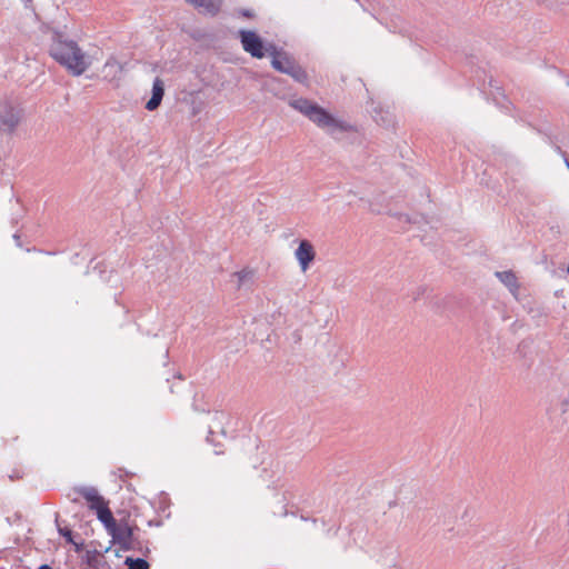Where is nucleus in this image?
Segmentation results:
<instances>
[{
	"label": "nucleus",
	"instance_id": "1",
	"mask_svg": "<svg viewBox=\"0 0 569 569\" xmlns=\"http://www.w3.org/2000/svg\"><path fill=\"white\" fill-rule=\"evenodd\" d=\"M43 33H47L50 39L49 54L59 64L73 76H81L87 71L89 62L76 41L68 39L63 32L49 27L43 29Z\"/></svg>",
	"mask_w": 569,
	"mask_h": 569
},
{
	"label": "nucleus",
	"instance_id": "2",
	"mask_svg": "<svg viewBox=\"0 0 569 569\" xmlns=\"http://www.w3.org/2000/svg\"><path fill=\"white\" fill-rule=\"evenodd\" d=\"M289 104L332 137H336L337 133L353 130V127L350 123L335 118L326 109L309 99H295L291 100Z\"/></svg>",
	"mask_w": 569,
	"mask_h": 569
},
{
	"label": "nucleus",
	"instance_id": "3",
	"mask_svg": "<svg viewBox=\"0 0 569 569\" xmlns=\"http://www.w3.org/2000/svg\"><path fill=\"white\" fill-rule=\"evenodd\" d=\"M108 535L111 536L112 542L123 551L134 550L139 543L133 535V527L127 521L117 522L114 530L109 531Z\"/></svg>",
	"mask_w": 569,
	"mask_h": 569
},
{
	"label": "nucleus",
	"instance_id": "4",
	"mask_svg": "<svg viewBox=\"0 0 569 569\" xmlns=\"http://www.w3.org/2000/svg\"><path fill=\"white\" fill-rule=\"evenodd\" d=\"M21 118L20 110L9 101L0 102V131L11 133Z\"/></svg>",
	"mask_w": 569,
	"mask_h": 569
},
{
	"label": "nucleus",
	"instance_id": "5",
	"mask_svg": "<svg viewBox=\"0 0 569 569\" xmlns=\"http://www.w3.org/2000/svg\"><path fill=\"white\" fill-rule=\"evenodd\" d=\"M239 38L243 50L253 58L261 59L266 56L267 47L263 46L262 39L254 31L240 30Z\"/></svg>",
	"mask_w": 569,
	"mask_h": 569
},
{
	"label": "nucleus",
	"instance_id": "6",
	"mask_svg": "<svg viewBox=\"0 0 569 569\" xmlns=\"http://www.w3.org/2000/svg\"><path fill=\"white\" fill-rule=\"evenodd\" d=\"M266 51L271 57L272 68L281 73H284V70H289L296 63L292 57L284 51L278 50L273 44L267 46Z\"/></svg>",
	"mask_w": 569,
	"mask_h": 569
},
{
	"label": "nucleus",
	"instance_id": "7",
	"mask_svg": "<svg viewBox=\"0 0 569 569\" xmlns=\"http://www.w3.org/2000/svg\"><path fill=\"white\" fill-rule=\"evenodd\" d=\"M295 257L298 260L301 270L306 271L316 257V251L312 243L306 239L301 240L295 251Z\"/></svg>",
	"mask_w": 569,
	"mask_h": 569
},
{
	"label": "nucleus",
	"instance_id": "8",
	"mask_svg": "<svg viewBox=\"0 0 569 569\" xmlns=\"http://www.w3.org/2000/svg\"><path fill=\"white\" fill-rule=\"evenodd\" d=\"M82 498H84L91 510L97 511L100 507L104 506L107 501L99 495L94 487L81 486L73 489Z\"/></svg>",
	"mask_w": 569,
	"mask_h": 569
},
{
	"label": "nucleus",
	"instance_id": "9",
	"mask_svg": "<svg viewBox=\"0 0 569 569\" xmlns=\"http://www.w3.org/2000/svg\"><path fill=\"white\" fill-rule=\"evenodd\" d=\"M164 94V86L161 79L156 78L152 84V96L146 103V109L149 111L156 110L163 98Z\"/></svg>",
	"mask_w": 569,
	"mask_h": 569
},
{
	"label": "nucleus",
	"instance_id": "10",
	"mask_svg": "<svg viewBox=\"0 0 569 569\" xmlns=\"http://www.w3.org/2000/svg\"><path fill=\"white\" fill-rule=\"evenodd\" d=\"M102 73L106 79H109L110 81L116 80L122 73V64L111 57L106 61L102 68Z\"/></svg>",
	"mask_w": 569,
	"mask_h": 569
},
{
	"label": "nucleus",
	"instance_id": "11",
	"mask_svg": "<svg viewBox=\"0 0 569 569\" xmlns=\"http://www.w3.org/2000/svg\"><path fill=\"white\" fill-rule=\"evenodd\" d=\"M96 515L98 520L103 523L107 532L114 530V526L118 521L114 519L110 508L108 507V502L104 506L100 507L96 511Z\"/></svg>",
	"mask_w": 569,
	"mask_h": 569
},
{
	"label": "nucleus",
	"instance_id": "12",
	"mask_svg": "<svg viewBox=\"0 0 569 569\" xmlns=\"http://www.w3.org/2000/svg\"><path fill=\"white\" fill-rule=\"evenodd\" d=\"M496 277L512 292L519 289L516 274L512 271H497Z\"/></svg>",
	"mask_w": 569,
	"mask_h": 569
},
{
	"label": "nucleus",
	"instance_id": "13",
	"mask_svg": "<svg viewBox=\"0 0 569 569\" xmlns=\"http://www.w3.org/2000/svg\"><path fill=\"white\" fill-rule=\"evenodd\" d=\"M254 273V270L250 268H244L240 271L234 272L232 276L238 279V289L251 286L253 283Z\"/></svg>",
	"mask_w": 569,
	"mask_h": 569
},
{
	"label": "nucleus",
	"instance_id": "14",
	"mask_svg": "<svg viewBox=\"0 0 569 569\" xmlns=\"http://www.w3.org/2000/svg\"><path fill=\"white\" fill-rule=\"evenodd\" d=\"M284 74L290 76L295 81L301 84H308V74L306 70L297 62L289 70H284Z\"/></svg>",
	"mask_w": 569,
	"mask_h": 569
},
{
	"label": "nucleus",
	"instance_id": "15",
	"mask_svg": "<svg viewBox=\"0 0 569 569\" xmlns=\"http://www.w3.org/2000/svg\"><path fill=\"white\" fill-rule=\"evenodd\" d=\"M124 563L128 566V569H148L149 568L148 561L142 558L127 557Z\"/></svg>",
	"mask_w": 569,
	"mask_h": 569
},
{
	"label": "nucleus",
	"instance_id": "16",
	"mask_svg": "<svg viewBox=\"0 0 569 569\" xmlns=\"http://www.w3.org/2000/svg\"><path fill=\"white\" fill-rule=\"evenodd\" d=\"M56 523H57V527H58V532L63 537L66 538L67 542L68 543H74L73 539H72V531L71 529H69L68 527H60L59 525V521H58V517L56 518Z\"/></svg>",
	"mask_w": 569,
	"mask_h": 569
},
{
	"label": "nucleus",
	"instance_id": "17",
	"mask_svg": "<svg viewBox=\"0 0 569 569\" xmlns=\"http://www.w3.org/2000/svg\"><path fill=\"white\" fill-rule=\"evenodd\" d=\"M98 551L97 550H88L84 556V561L88 566H94L98 559Z\"/></svg>",
	"mask_w": 569,
	"mask_h": 569
},
{
	"label": "nucleus",
	"instance_id": "18",
	"mask_svg": "<svg viewBox=\"0 0 569 569\" xmlns=\"http://www.w3.org/2000/svg\"><path fill=\"white\" fill-rule=\"evenodd\" d=\"M561 410L562 412H566L569 410V397L568 398H565L562 401H561Z\"/></svg>",
	"mask_w": 569,
	"mask_h": 569
},
{
	"label": "nucleus",
	"instance_id": "19",
	"mask_svg": "<svg viewBox=\"0 0 569 569\" xmlns=\"http://www.w3.org/2000/svg\"><path fill=\"white\" fill-rule=\"evenodd\" d=\"M555 149H556V152H558L560 156L563 157L565 162L567 163V161H569L568 158H567V153L565 151H562V149L559 146H556Z\"/></svg>",
	"mask_w": 569,
	"mask_h": 569
},
{
	"label": "nucleus",
	"instance_id": "20",
	"mask_svg": "<svg viewBox=\"0 0 569 569\" xmlns=\"http://www.w3.org/2000/svg\"><path fill=\"white\" fill-rule=\"evenodd\" d=\"M193 409L196 411H201V412H206V411H209V409L204 408V407H200V405H197L196 401L193 402L192 405Z\"/></svg>",
	"mask_w": 569,
	"mask_h": 569
},
{
	"label": "nucleus",
	"instance_id": "21",
	"mask_svg": "<svg viewBox=\"0 0 569 569\" xmlns=\"http://www.w3.org/2000/svg\"><path fill=\"white\" fill-rule=\"evenodd\" d=\"M72 545L74 546L76 551H80L82 549V547H83V542H80V543L74 542Z\"/></svg>",
	"mask_w": 569,
	"mask_h": 569
},
{
	"label": "nucleus",
	"instance_id": "22",
	"mask_svg": "<svg viewBox=\"0 0 569 569\" xmlns=\"http://www.w3.org/2000/svg\"><path fill=\"white\" fill-rule=\"evenodd\" d=\"M423 291H425V289H423V288H419V290H418L417 295H415V296H413V300H417V299H418V297H419L420 295H422V293H423Z\"/></svg>",
	"mask_w": 569,
	"mask_h": 569
},
{
	"label": "nucleus",
	"instance_id": "23",
	"mask_svg": "<svg viewBox=\"0 0 569 569\" xmlns=\"http://www.w3.org/2000/svg\"><path fill=\"white\" fill-rule=\"evenodd\" d=\"M39 569H51V567L49 565L44 563V565H41L39 567Z\"/></svg>",
	"mask_w": 569,
	"mask_h": 569
},
{
	"label": "nucleus",
	"instance_id": "24",
	"mask_svg": "<svg viewBox=\"0 0 569 569\" xmlns=\"http://www.w3.org/2000/svg\"><path fill=\"white\" fill-rule=\"evenodd\" d=\"M242 14H243L244 17H251V16H252V14H251V12H250V11H248V10H244V11L242 12Z\"/></svg>",
	"mask_w": 569,
	"mask_h": 569
},
{
	"label": "nucleus",
	"instance_id": "25",
	"mask_svg": "<svg viewBox=\"0 0 569 569\" xmlns=\"http://www.w3.org/2000/svg\"><path fill=\"white\" fill-rule=\"evenodd\" d=\"M13 238H14V240L17 241V243L19 244L20 236H19L18 233H16V234L13 236Z\"/></svg>",
	"mask_w": 569,
	"mask_h": 569
},
{
	"label": "nucleus",
	"instance_id": "26",
	"mask_svg": "<svg viewBox=\"0 0 569 569\" xmlns=\"http://www.w3.org/2000/svg\"><path fill=\"white\" fill-rule=\"evenodd\" d=\"M72 502H78L77 498L71 499Z\"/></svg>",
	"mask_w": 569,
	"mask_h": 569
},
{
	"label": "nucleus",
	"instance_id": "27",
	"mask_svg": "<svg viewBox=\"0 0 569 569\" xmlns=\"http://www.w3.org/2000/svg\"><path fill=\"white\" fill-rule=\"evenodd\" d=\"M567 272L569 273V264H568V267H567Z\"/></svg>",
	"mask_w": 569,
	"mask_h": 569
}]
</instances>
